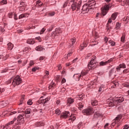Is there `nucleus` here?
I'll list each match as a JSON object with an SVG mask.
<instances>
[{"mask_svg": "<svg viewBox=\"0 0 129 129\" xmlns=\"http://www.w3.org/2000/svg\"><path fill=\"white\" fill-rule=\"evenodd\" d=\"M53 87H55V83H51L50 86L48 87L49 89H51V88H53Z\"/></svg>", "mask_w": 129, "mask_h": 129, "instance_id": "43", "label": "nucleus"}, {"mask_svg": "<svg viewBox=\"0 0 129 129\" xmlns=\"http://www.w3.org/2000/svg\"><path fill=\"white\" fill-rule=\"evenodd\" d=\"M17 121L18 123H24V117L22 115H20L18 117Z\"/></svg>", "mask_w": 129, "mask_h": 129, "instance_id": "12", "label": "nucleus"}, {"mask_svg": "<svg viewBox=\"0 0 129 129\" xmlns=\"http://www.w3.org/2000/svg\"><path fill=\"white\" fill-rule=\"evenodd\" d=\"M55 12H51L48 13V17H54L55 16Z\"/></svg>", "mask_w": 129, "mask_h": 129, "instance_id": "36", "label": "nucleus"}, {"mask_svg": "<svg viewBox=\"0 0 129 129\" xmlns=\"http://www.w3.org/2000/svg\"><path fill=\"white\" fill-rule=\"evenodd\" d=\"M104 40L106 43H107V42H108V38H107V37H105Z\"/></svg>", "mask_w": 129, "mask_h": 129, "instance_id": "61", "label": "nucleus"}, {"mask_svg": "<svg viewBox=\"0 0 129 129\" xmlns=\"http://www.w3.org/2000/svg\"><path fill=\"white\" fill-rule=\"evenodd\" d=\"M84 105L82 104V103H79L78 104V109H80V110H81L82 109V108H83Z\"/></svg>", "mask_w": 129, "mask_h": 129, "instance_id": "32", "label": "nucleus"}, {"mask_svg": "<svg viewBox=\"0 0 129 129\" xmlns=\"http://www.w3.org/2000/svg\"><path fill=\"white\" fill-rule=\"evenodd\" d=\"M62 111L59 109L57 108L55 111V114H57V115H59Z\"/></svg>", "mask_w": 129, "mask_h": 129, "instance_id": "30", "label": "nucleus"}, {"mask_svg": "<svg viewBox=\"0 0 129 129\" xmlns=\"http://www.w3.org/2000/svg\"><path fill=\"white\" fill-rule=\"evenodd\" d=\"M82 112L84 115H90L94 112V110H93V108L90 107L84 109Z\"/></svg>", "mask_w": 129, "mask_h": 129, "instance_id": "3", "label": "nucleus"}, {"mask_svg": "<svg viewBox=\"0 0 129 129\" xmlns=\"http://www.w3.org/2000/svg\"><path fill=\"white\" fill-rule=\"evenodd\" d=\"M98 104V101L97 100H94L92 101V105L95 106Z\"/></svg>", "mask_w": 129, "mask_h": 129, "instance_id": "29", "label": "nucleus"}, {"mask_svg": "<svg viewBox=\"0 0 129 129\" xmlns=\"http://www.w3.org/2000/svg\"><path fill=\"white\" fill-rule=\"evenodd\" d=\"M27 104L28 105H32L33 104V102L32 101V100L29 99L27 102Z\"/></svg>", "mask_w": 129, "mask_h": 129, "instance_id": "44", "label": "nucleus"}, {"mask_svg": "<svg viewBox=\"0 0 129 129\" xmlns=\"http://www.w3.org/2000/svg\"><path fill=\"white\" fill-rule=\"evenodd\" d=\"M28 16H29V14L24 13V14L20 15L19 17V19H23V18H26V17H28Z\"/></svg>", "mask_w": 129, "mask_h": 129, "instance_id": "23", "label": "nucleus"}, {"mask_svg": "<svg viewBox=\"0 0 129 129\" xmlns=\"http://www.w3.org/2000/svg\"><path fill=\"white\" fill-rule=\"evenodd\" d=\"M128 125H125L124 127H123V129H128Z\"/></svg>", "mask_w": 129, "mask_h": 129, "instance_id": "64", "label": "nucleus"}, {"mask_svg": "<svg viewBox=\"0 0 129 129\" xmlns=\"http://www.w3.org/2000/svg\"><path fill=\"white\" fill-rule=\"evenodd\" d=\"M1 5H7L8 4V1L7 0H3L0 2Z\"/></svg>", "mask_w": 129, "mask_h": 129, "instance_id": "39", "label": "nucleus"}, {"mask_svg": "<svg viewBox=\"0 0 129 129\" xmlns=\"http://www.w3.org/2000/svg\"><path fill=\"white\" fill-rule=\"evenodd\" d=\"M44 59H45L44 56H40L39 57V61H43V60H44Z\"/></svg>", "mask_w": 129, "mask_h": 129, "instance_id": "59", "label": "nucleus"}, {"mask_svg": "<svg viewBox=\"0 0 129 129\" xmlns=\"http://www.w3.org/2000/svg\"><path fill=\"white\" fill-rule=\"evenodd\" d=\"M116 17H117V13H114L112 14L111 18L113 21H114L116 19Z\"/></svg>", "mask_w": 129, "mask_h": 129, "instance_id": "20", "label": "nucleus"}, {"mask_svg": "<svg viewBox=\"0 0 129 129\" xmlns=\"http://www.w3.org/2000/svg\"><path fill=\"white\" fill-rule=\"evenodd\" d=\"M128 72H129L128 69H125L123 71V73L124 74H126V73H128Z\"/></svg>", "mask_w": 129, "mask_h": 129, "instance_id": "53", "label": "nucleus"}, {"mask_svg": "<svg viewBox=\"0 0 129 129\" xmlns=\"http://www.w3.org/2000/svg\"><path fill=\"white\" fill-rule=\"evenodd\" d=\"M35 39L36 40H38V41H39V42H41L42 41V39L41 38V37H40V36L36 37Z\"/></svg>", "mask_w": 129, "mask_h": 129, "instance_id": "54", "label": "nucleus"}, {"mask_svg": "<svg viewBox=\"0 0 129 129\" xmlns=\"http://www.w3.org/2000/svg\"><path fill=\"white\" fill-rule=\"evenodd\" d=\"M8 17L9 18H10V19H12V18H13V13L10 12V13H9Z\"/></svg>", "mask_w": 129, "mask_h": 129, "instance_id": "51", "label": "nucleus"}, {"mask_svg": "<svg viewBox=\"0 0 129 129\" xmlns=\"http://www.w3.org/2000/svg\"><path fill=\"white\" fill-rule=\"evenodd\" d=\"M76 42V39L75 38H73L71 39L70 41V46L72 47V46L75 44V42Z\"/></svg>", "mask_w": 129, "mask_h": 129, "instance_id": "15", "label": "nucleus"}, {"mask_svg": "<svg viewBox=\"0 0 129 129\" xmlns=\"http://www.w3.org/2000/svg\"><path fill=\"white\" fill-rule=\"evenodd\" d=\"M46 101L45 100V99H43V100H39L37 102V105H39V104H41V103H43L44 104H45V103H46Z\"/></svg>", "mask_w": 129, "mask_h": 129, "instance_id": "24", "label": "nucleus"}, {"mask_svg": "<svg viewBox=\"0 0 129 129\" xmlns=\"http://www.w3.org/2000/svg\"><path fill=\"white\" fill-rule=\"evenodd\" d=\"M34 65V61L31 60L29 63V66L32 67Z\"/></svg>", "mask_w": 129, "mask_h": 129, "instance_id": "55", "label": "nucleus"}, {"mask_svg": "<svg viewBox=\"0 0 129 129\" xmlns=\"http://www.w3.org/2000/svg\"><path fill=\"white\" fill-rule=\"evenodd\" d=\"M22 83V79L20 76H17L15 77L12 82V84L14 86H16V85H20Z\"/></svg>", "mask_w": 129, "mask_h": 129, "instance_id": "4", "label": "nucleus"}, {"mask_svg": "<svg viewBox=\"0 0 129 129\" xmlns=\"http://www.w3.org/2000/svg\"><path fill=\"white\" fill-rule=\"evenodd\" d=\"M124 86L125 87H127V88H129V83H125L124 84Z\"/></svg>", "mask_w": 129, "mask_h": 129, "instance_id": "56", "label": "nucleus"}, {"mask_svg": "<svg viewBox=\"0 0 129 129\" xmlns=\"http://www.w3.org/2000/svg\"><path fill=\"white\" fill-rule=\"evenodd\" d=\"M53 30V26H51L48 29V32H51Z\"/></svg>", "mask_w": 129, "mask_h": 129, "instance_id": "62", "label": "nucleus"}, {"mask_svg": "<svg viewBox=\"0 0 129 129\" xmlns=\"http://www.w3.org/2000/svg\"><path fill=\"white\" fill-rule=\"evenodd\" d=\"M115 72H116V71L115 70V69H114V68L111 69L109 72V76H111L112 75H113V74H114Z\"/></svg>", "mask_w": 129, "mask_h": 129, "instance_id": "18", "label": "nucleus"}, {"mask_svg": "<svg viewBox=\"0 0 129 129\" xmlns=\"http://www.w3.org/2000/svg\"><path fill=\"white\" fill-rule=\"evenodd\" d=\"M36 51H42L43 50V47L42 46H38L35 48Z\"/></svg>", "mask_w": 129, "mask_h": 129, "instance_id": "34", "label": "nucleus"}, {"mask_svg": "<svg viewBox=\"0 0 129 129\" xmlns=\"http://www.w3.org/2000/svg\"><path fill=\"white\" fill-rule=\"evenodd\" d=\"M36 126H44L45 125V123L42 122H37L36 123Z\"/></svg>", "mask_w": 129, "mask_h": 129, "instance_id": "22", "label": "nucleus"}, {"mask_svg": "<svg viewBox=\"0 0 129 129\" xmlns=\"http://www.w3.org/2000/svg\"><path fill=\"white\" fill-rule=\"evenodd\" d=\"M109 44H110L111 46H115V42L112 40H109Z\"/></svg>", "mask_w": 129, "mask_h": 129, "instance_id": "40", "label": "nucleus"}, {"mask_svg": "<svg viewBox=\"0 0 129 129\" xmlns=\"http://www.w3.org/2000/svg\"><path fill=\"white\" fill-rule=\"evenodd\" d=\"M120 24L118 23H117L116 24L115 29L116 30H119L120 29Z\"/></svg>", "mask_w": 129, "mask_h": 129, "instance_id": "38", "label": "nucleus"}, {"mask_svg": "<svg viewBox=\"0 0 129 129\" xmlns=\"http://www.w3.org/2000/svg\"><path fill=\"white\" fill-rule=\"evenodd\" d=\"M73 102H74V99H72V98H68L67 103H69V104H72Z\"/></svg>", "mask_w": 129, "mask_h": 129, "instance_id": "21", "label": "nucleus"}, {"mask_svg": "<svg viewBox=\"0 0 129 129\" xmlns=\"http://www.w3.org/2000/svg\"><path fill=\"white\" fill-rule=\"evenodd\" d=\"M36 7H39V8H41V6H43V3L41 2V1H38L36 2Z\"/></svg>", "mask_w": 129, "mask_h": 129, "instance_id": "27", "label": "nucleus"}, {"mask_svg": "<svg viewBox=\"0 0 129 129\" xmlns=\"http://www.w3.org/2000/svg\"><path fill=\"white\" fill-rule=\"evenodd\" d=\"M109 23H107V25H106V29H107V30L109 31V32H110V30H111V29H112V27H109Z\"/></svg>", "mask_w": 129, "mask_h": 129, "instance_id": "42", "label": "nucleus"}, {"mask_svg": "<svg viewBox=\"0 0 129 129\" xmlns=\"http://www.w3.org/2000/svg\"><path fill=\"white\" fill-rule=\"evenodd\" d=\"M124 40H125V36H124V35H122L121 37V42H124Z\"/></svg>", "mask_w": 129, "mask_h": 129, "instance_id": "47", "label": "nucleus"}, {"mask_svg": "<svg viewBox=\"0 0 129 129\" xmlns=\"http://www.w3.org/2000/svg\"><path fill=\"white\" fill-rule=\"evenodd\" d=\"M45 76H46L47 78H49V76L48 75H49V71H45Z\"/></svg>", "mask_w": 129, "mask_h": 129, "instance_id": "46", "label": "nucleus"}, {"mask_svg": "<svg viewBox=\"0 0 129 129\" xmlns=\"http://www.w3.org/2000/svg\"><path fill=\"white\" fill-rule=\"evenodd\" d=\"M76 119V117L74 115H71L69 120H72V121H74Z\"/></svg>", "mask_w": 129, "mask_h": 129, "instance_id": "31", "label": "nucleus"}, {"mask_svg": "<svg viewBox=\"0 0 129 129\" xmlns=\"http://www.w3.org/2000/svg\"><path fill=\"white\" fill-rule=\"evenodd\" d=\"M87 3L89 7H94L96 4V2L94 0H88Z\"/></svg>", "mask_w": 129, "mask_h": 129, "instance_id": "9", "label": "nucleus"}, {"mask_svg": "<svg viewBox=\"0 0 129 129\" xmlns=\"http://www.w3.org/2000/svg\"><path fill=\"white\" fill-rule=\"evenodd\" d=\"M27 44H30V45H33V44H35V40L33 39H29L27 40Z\"/></svg>", "mask_w": 129, "mask_h": 129, "instance_id": "19", "label": "nucleus"}, {"mask_svg": "<svg viewBox=\"0 0 129 129\" xmlns=\"http://www.w3.org/2000/svg\"><path fill=\"white\" fill-rule=\"evenodd\" d=\"M81 4H82L81 1H78V3H74L72 5V9L73 10V11H75L76 10V8L78 11L80 10V7H81Z\"/></svg>", "mask_w": 129, "mask_h": 129, "instance_id": "2", "label": "nucleus"}, {"mask_svg": "<svg viewBox=\"0 0 129 129\" xmlns=\"http://www.w3.org/2000/svg\"><path fill=\"white\" fill-rule=\"evenodd\" d=\"M95 59H96V56H95L91 59V60L88 64V68L89 70H92V69H94L97 67L98 64L96 61H95Z\"/></svg>", "mask_w": 129, "mask_h": 129, "instance_id": "1", "label": "nucleus"}, {"mask_svg": "<svg viewBox=\"0 0 129 129\" xmlns=\"http://www.w3.org/2000/svg\"><path fill=\"white\" fill-rule=\"evenodd\" d=\"M23 7L26 8V7H27V5L24 2H20L19 7L23 8Z\"/></svg>", "mask_w": 129, "mask_h": 129, "instance_id": "25", "label": "nucleus"}, {"mask_svg": "<svg viewBox=\"0 0 129 129\" xmlns=\"http://www.w3.org/2000/svg\"><path fill=\"white\" fill-rule=\"evenodd\" d=\"M82 13L85 14L89 12V6L86 4H85L82 9Z\"/></svg>", "mask_w": 129, "mask_h": 129, "instance_id": "7", "label": "nucleus"}, {"mask_svg": "<svg viewBox=\"0 0 129 129\" xmlns=\"http://www.w3.org/2000/svg\"><path fill=\"white\" fill-rule=\"evenodd\" d=\"M45 31H46V29L45 28H42L40 31V34H43Z\"/></svg>", "mask_w": 129, "mask_h": 129, "instance_id": "60", "label": "nucleus"}, {"mask_svg": "<svg viewBox=\"0 0 129 129\" xmlns=\"http://www.w3.org/2000/svg\"><path fill=\"white\" fill-rule=\"evenodd\" d=\"M24 110H25V109H24V108H18V112H22L23 111H24Z\"/></svg>", "mask_w": 129, "mask_h": 129, "instance_id": "49", "label": "nucleus"}, {"mask_svg": "<svg viewBox=\"0 0 129 129\" xmlns=\"http://www.w3.org/2000/svg\"><path fill=\"white\" fill-rule=\"evenodd\" d=\"M120 65V67H121V68H126V66H125V64L124 63H122V64H119Z\"/></svg>", "mask_w": 129, "mask_h": 129, "instance_id": "48", "label": "nucleus"}, {"mask_svg": "<svg viewBox=\"0 0 129 129\" xmlns=\"http://www.w3.org/2000/svg\"><path fill=\"white\" fill-rule=\"evenodd\" d=\"M77 98H78L79 100H82L84 97H85V95L83 94H81L80 95H77Z\"/></svg>", "mask_w": 129, "mask_h": 129, "instance_id": "17", "label": "nucleus"}, {"mask_svg": "<svg viewBox=\"0 0 129 129\" xmlns=\"http://www.w3.org/2000/svg\"><path fill=\"white\" fill-rule=\"evenodd\" d=\"M19 10L20 11H24L25 10H26V7H19Z\"/></svg>", "mask_w": 129, "mask_h": 129, "instance_id": "45", "label": "nucleus"}, {"mask_svg": "<svg viewBox=\"0 0 129 129\" xmlns=\"http://www.w3.org/2000/svg\"><path fill=\"white\" fill-rule=\"evenodd\" d=\"M16 120H17V118H14L13 120L10 121L9 123H7L6 126H4L3 129L4 128H8V126H9V125H10V124H13V123H14V122H15V121H16Z\"/></svg>", "mask_w": 129, "mask_h": 129, "instance_id": "13", "label": "nucleus"}, {"mask_svg": "<svg viewBox=\"0 0 129 129\" xmlns=\"http://www.w3.org/2000/svg\"><path fill=\"white\" fill-rule=\"evenodd\" d=\"M25 114H30L31 113V109H27L25 111Z\"/></svg>", "mask_w": 129, "mask_h": 129, "instance_id": "41", "label": "nucleus"}, {"mask_svg": "<svg viewBox=\"0 0 129 129\" xmlns=\"http://www.w3.org/2000/svg\"><path fill=\"white\" fill-rule=\"evenodd\" d=\"M55 79L56 81H59L60 80V76H57Z\"/></svg>", "mask_w": 129, "mask_h": 129, "instance_id": "63", "label": "nucleus"}, {"mask_svg": "<svg viewBox=\"0 0 129 129\" xmlns=\"http://www.w3.org/2000/svg\"><path fill=\"white\" fill-rule=\"evenodd\" d=\"M3 92H5V89L0 88V94H2Z\"/></svg>", "mask_w": 129, "mask_h": 129, "instance_id": "58", "label": "nucleus"}, {"mask_svg": "<svg viewBox=\"0 0 129 129\" xmlns=\"http://www.w3.org/2000/svg\"><path fill=\"white\" fill-rule=\"evenodd\" d=\"M99 116H101V114L99 113V112H95L94 114V116L93 118V120H95V119L96 118H98Z\"/></svg>", "mask_w": 129, "mask_h": 129, "instance_id": "14", "label": "nucleus"}, {"mask_svg": "<svg viewBox=\"0 0 129 129\" xmlns=\"http://www.w3.org/2000/svg\"><path fill=\"white\" fill-rule=\"evenodd\" d=\"M85 47H87V44L83 43L81 45V51H82L84 49Z\"/></svg>", "mask_w": 129, "mask_h": 129, "instance_id": "37", "label": "nucleus"}, {"mask_svg": "<svg viewBox=\"0 0 129 129\" xmlns=\"http://www.w3.org/2000/svg\"><path fill=\"white\" fill-rule=\"evenodd\" d=\"M102 88H103V86H101L99 88L98 92H101L102 91Z\"/></svg>", "mask_w": 129, "mask_h": 129, "instance_id": "57", "label": "nucleus"}, {"mask_svg": "<svg viewBox=\"0 0 129 129\" xmlns=\"http://www.w3.org/2000/svg\"><path fill=\"white\" fill-rule=\"evenodd\" d=\"M113 60V58H110V59H108L106 61H101L100 62V66H104L105 65H106V64H108L109 63H110L112 60Z\"/></svg>", "mask_w": 129, "mask_h": 129, "instance_id": "11", "label": "nucleus"}, {"mask_svg": "<svg viewBox=\"0 0 129 129\" xmlns=\"http://www.w3.org/2000/svg\"><path fill=\"white\" fill-rule=\"evenodd\" d=\"M110 8H111L110 5H106L101 9L102 14L103 16H105L107 14Z\"/></svg>", "mask_w": 129, "mask_h": 129, "instance_id": "5", "label": "nucleus"}, {"mask_svg": "<svg viewBox=\"0 0 129 129\" xmlns=\"http://www.w3.org/2000/svg\"><path fill=\"white\" fill-rule=\"evenodd\" d=\"M122 20L123 21V22H126V23H128L129 17L127 16L126 17H124V18L122 19Z\"/></svg>", "mask_w": 129, "mask_h": 129, "instance_id": "35", "label": "nucleus"}, {"mask_svg": "<svg viewBox=\"0 0 129 129\" xmlns=\"http://www.w3.org/2000/svg\"><path fill=\"white\" fill-rule=\"evenodd\" d=\"M24 99H25V95H22V97L20 101V103L19 104V105H21V104H23V102L24 101Z\"/></svg>", "mask_w": 129, "mask_h": 129, "instance_id": "33", "label": "nucleus"}, {"mask_svg": "<svg viewBox=\"0 0 129 129\" xmlns=\"http://www.w3.org/2000/svg\"><path fill=\"white\" fill-rule=\"evenodd\" d=\"M69 115H70V113L69 111H65L62 113L60 117L61 118H67Z\"/></svg>", "mask_w": 129, "mask_h": 129, "instance_id": "10", "label": "nucleus"}, {"mask_svg": "<svg viewBox=\"0 0 129 129\" xmlns=\"http://www.w3.org/2000/svg\"><path fill=\"white\" fill-rule=\"evenodd\" d=\"M62 33V30L59 28H56L55 31H53L52 33V36H58V35H60Z\"/></svg>", "mask_w": 129, "mask_h": 129, "instance_id": "8", "label": "nucleus"}, {"mask_svg": "<svg viewBox=\"0 0 129 129\" xmlns=\"http://www.w3.org/2000/svg\"><path fill=\"white\" fill-rule=\"evenodd\" d=\"M86 74H87V73L86 72H82L81 74V75H80L78 77L79 80H80V79L81 78L82 76H85V75H86Z\"/></svg>", "mask_w": 129, "mask_h": 129, "instance_id": "28", "label": "nucleus"}, {"mask_svg": "<svg viewBox=\"0 0 129 129\" xmlns=\"http://www.w3.org/2000/svg\"><path fill=\"white\" fill-rule=\"evenodd\" d=\"M9 54H7L5 56L3 57V60H6L8 58H9Z\"/></svg>", "mask_w": 129, "mask_h": 129, "instance_id": "52", "label": "nucleus"}, {"mask_svg": "<svg viewBox=\"0 0 129 129\" xmlns=\"http://www.w3.org/2000/svg\"><path fill=\"white\" fill-rule=\"evenodd\" d=\"M121 118H122V115H118L115 119V123H117V122L120 120Z\"/></svg>", "mask_w": 129, "mask_h": 129, "instance_id": "16", "label": "nucleus"}, {"mask_svg": "<svg viewBox=\"0 0 129 129\" xmlns=\"http://www.w3.org/2000/svg\"><path fill=\"white\" fill-rule=\"evenodd\" d=\"M7 46L9 50H12L13 48L14 47V44H13L12 43H8Z\"/></svg>", "mask_w": 129, "mask_h": 129, "instance_id": "26", "label": "nucleus"}, {"mask_svg": "<svg viewBox=\"0 0 129 129\" xmlns=\"http://www.w3.org/2000/svg\"><path fill=\"white\" fill-rule=\"evenodd\" d=\"M124 98H120V97L114 101L113 100H112L111 101H110L109 103V106L110 107L114 106L115 101H117V102L120 103V102H122V101H124Z\"/></svg>", "mask_w": 129, "mask_h": 129, "instance_id": "6", "label": "nucleus"}, {"mask_svg": "<svg viewBox=\"0 0 129 129\" xmlns=\"http://www.w3.org/2000/svg\"><path fill=\"white\" fill-rule=\"evenodd\" d=\"M21 128V126L19 125H16L15 126V127L13 128V129H20Z\"/></svg>", "mask_w": 129, "mask_h": 129, "instance_id": "50", "label": "nucleus"}]
</instances>
